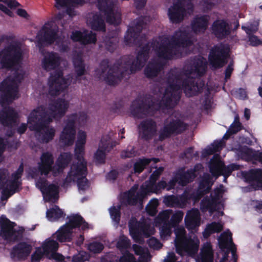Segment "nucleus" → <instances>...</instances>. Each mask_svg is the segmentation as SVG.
Masks as SVG:
<instances>
[{
    "mask_svg": "<svg viewBox=\"0 0 262 262\" xmlns=\"http://www.w3.org/2000/svg\"><path fill=\"white\" fill-rule=\"evenodd\" d=\"M182 87L184 90V92L188 97H191L196 95L198 92H200L202 87L195 84L192 79L185 80L183 82Z\"/></svg>",
    "mask_w": 262,
    "mask_h": 262,
    "instance_id": "obj_39",
    "label": "nucleus"
},
{
    "mask_svg": "<svg viewBox=\"0 0 262 262\" xmlns=\"http://www.w3.org/2000/svg\"><path fill=\"white\" fill-rule=\"evenodd\" d=\"M130 245L129 240L124 236L119 237L117 243V247L120 250L127 249Z\"/></svg>",
    "mask_w": 262,
    "mask_h": 262,
    "instance_id": "obj_56",
    "label": "nucleus"
},
{
    "mask_svg": "<svg viewBox=\"0 0 262 262\" xmlns=\"http://www.w3.org/2000/svg\"><path fill=\"white\" fill-rule=\"evenodd\" d=\"M133 248L135 254L140 256V260L145 261L148 260L150 255L147 248H143L137 245H134Z\"/></svg>",
    "mask_w": 262,
    "mask_h": 262,
    "instance_id": "obj_49",
    "label": "nucleus"
},
{
    "mask_svg": "<svg viewBox=\"0 0 262 262\" xmlns=\"http://www.w3.org/2000/svg\"><path fill=\"white\" fill-rule=\"evenodd\" d=\"M161 67V65L159 63H149L145 68V74L149 77L156 76Z\"/></svg>",
    "mask_w": 262,
    "mask_h": 262,
    "instance_id": "obj_52",
    "label": "nucleus"
},
{
    "mask_svg": "<svg viewBox=\"0 0 262 262\" xmlns=\"http://www.w3.org/2000/svg\"><path fill=\"white\" fill-rule=\"evenodd\" d=\"M218 241L221 249L231 250L233 258V262H236L237 256L235 254V250L233 247V245L231 232L228 230L223 232L219 237Z\"/></svg>",
    "mask_w": 262,
    "mask_h": 262,
    "instance_id": "obj_29",
    "label": "nucleus"
},
{
    "mask_svg": "<svg viewBox=\"0 0 262 262\" xmlns=\"http://www.w3.org/2000/svg\"><path fill=\"white\" fill-rule=\"evenodd\" d=\"M56 2V7L59 8L63 6H73L76 5H81L83 4V0H55Z\"/></svg>",
    "mask_w": 262,
    "mask_h": 262,
    "instance_id": "obj_53",
    "label": "nucleus"
},
{
    "mask_svg": "<svg viewBox=\"0 0 262 262\" xmlns=\"http://www.w3.org/2000/svg\"><path fill=\"white\" fill-rule=\"evenodd\" d=\"M191 36L188 29L184 28L176 32L170 41L165 37H159L152 43V50L161 58L170 59L174 55L179 57L183 52L186 53V47L191 45Z\"/></svg>",
    "mask_w": 262,
    "mask_h": 262,
    "instance_id": "obj_3",
    "label": "nucleus"
},
{
    "mask_svg": "<svg viewBox=\"0 0 262 262\" xmlns=\"http://www.w3.org/2000/svg\"><path fill=\"white\" fill-rule=\"evenodd\" d=\"M206 67V59L200 57L190 64L185 66L184 75H177L175 71H172L168 77L167 86L162 94L160 105L169 107L174 106L178 98V91L181 88L182 79H184L188 75L200 76L204 72Z\"/></svg>",
    "mask_w": 262,
    "mask_h": 262,
    "instance_id": "obj_2",
    "label": "nucleus"
},
{
    "mask_svg": "<svg viewBox=\"0 0 262 262\" xmlns=\"http://www.w3.org/2000/svg\"><path fill=\"white\" fill-rule=\"evenodd\" d=\"M258 22L254 21L252 24L249 26H243L242 29H244L246 32L249 35L251 34L255 33L258 30Z\"/></svg>",
    "mask_w": 262,
    "mask_h": 262,
    "instance_id": "obj_58",
    "label": "nucleus"
},
{
    "mask_svg": "<svg viewBox=\"0 0 262 262\" xmlns=\"http://www.w3.org/2000/svg\"><path fill=\"white\" fill-rule=\"evenodd\" d=\"M71 159V155L69 153L62 154L58 158L56 166L58 167V171L59 172L66 167Z\"/></svg>",
    "mask_w": 262,
    "mask_h": 262,
    "instance_id": "obj_50",
    "label": "nucleus"
},
{
    "mask_svg": "<svg viewBox=\"0 0 262 262\" xmlns=\"http://www.w3.org/2000/svg\"><path fill=\"white\" fill-rule=\"evenodd\" d=\"M70 78H66L61 73L52 75L49 79L48 91L52 96L58 95L67 89L71 82Z\"/></svg>",
    "mask_w": 262,
    "mask_h": 262,
    "instance_id": "obj_16",
    "label": "nucleus"
},
{
    "mask_svg": "<svg viewBox=\"0 0 262 262\" xmlns=\"http://www.w3.org/2000/svg\"><path fill=\"white\" fill-rule=\"evenodd\" d=\"M14 225V223H11L8 219L3 217H1V235L5 239H9L11 238L14 233L13 229Z\"/></svg>",
    "mask_w": 262,
    "mask_h": 262,
    "instance_id": "obj_36",
    "label": "nucleus"
},
{
    "mask_svg": "<svg viewBox=\"0 0 262 262\" xmlns=\"http://www.w3.org/2000/svg\"><path fill=\"white\" fill-rule=\"evenodd\" d=\"M86 171V163L82 156H78L73 162L71 169L68 173L67 178L63 184L64 187L74 183L76 180H79L80 178L85 176Z\"/></svg>",
    "mask_w": 262,
    "mask_h": 262,
    "instance_id": "obj_13",
    "label": "nucleus"
},
{
    "mask_svg": "<svg viewBox=\"0 0 262 262\" xmlns=\"http://www.w3.org/2000/svg\"><path fill=\"white\" fill-rule=\"evenodd\" d=\"M227 51H225L222 47H216L213 49L209 56L211 64L215 68L223 67L226 62Z\"/></svg>",
    "mask_w": 262,
    "mask_h": 262,
    "instance_id": "obj_24",
    "label": "nucleus"
},
{
    "mask_svg": "<svg viewBox=\"0 0 262 262\" xmlns=\"http://www.w3.org/2000/svg\"><path fill=\"white\" fill-rule=\"evenodd\" d=\"M74 72L77 78L84 74L85 69L81 57L77 56L73 60Z\"/></svg>",
    "mask_w": 262,
    "mask_h": 262,
    "instance_id": "obj_46",
    "label": "nucleus"
},
{
    "mask_svg": "<svg viewBox=\"0 0 262 262\" xmlns=\"http://www.w3.org/2000/svg\"><path fill=\"white\" fill-rule=\"evenodd\" d=\"M223 146V143L214 142L211 146L207 147L205 149L204 154L205 155H211L214 152L220 150Z\"/></svg>",
    "mask_w": 262,
    "mask_h": 262,
    "instance_id": "obj_54",
    "label": "nucleus"
},
{
    "mask_svg": "<svg viewBox=\"0 0 262 262\" xmlns=\"http://www.w3.org/2000/svg\"><path fill=\"white\" fill-rule=\"evenodd\" d=\"M148 52L146 49H143L141 52H139L137 60L130 67V71L134 72L137 70L141 69L144 65L147 58Z\"/></svg>",
    "mask_w": 262,
    "mask_h": 262,
    "instance_id": "obj_40",
    "label": "nucleus"
},
{
    "mask_svg": "<svg viewBox=\"0 0 262 262\" xmlns=\"http://www.w3.org/2000/svg\"><path fill=\"white\" fill-rule=\"evenodd\" d=\"M76 14L77 13L76 11L69 8L67 10V14L59 13L56 16V19L58 20H60L61 26L63 28H65L67 22H69L71 20V18L76 15Z\"/></svg>",
    "mask_w": 262,
    "mask_h": 262,
    "instance_id": "obj_48",
    "label": "nucleus"
},
{
    "mask_svg": "<svg viewBox=\"0 0 262 262\" xmlns=\"http://www.w3.org/2000/svg\"><path fill=\"white\" fill-rule=\"evenodd\" d=\"M38 42L43 45L54 44L60 51H65L68 48V43L64 38L59 37L54 21L46 23L39 31L36 36Z\"/></svg>",
    "mask_w": 262,
    "mask_h": 262,
    "instance_id": "obj_6",
    "label": "nucleus"
},
{
    "mask_svg": "<svg viewBox=\"0 0 262 262\" xmlns=\"http://www.w3.org/2000/svg\"><path fill=\"white\" fill-rule=\"evenodd\" d=\"M223 193V187L221 186L214 190V196L211 200L210 199H204L201 205V209L202 211L209 210L210 212H212L215 210V204L220 198H222Z\"/></svg>",
    "mask_w": 262,
    "mask_h": 262,
    "instance_id": "obj_28",
    "label": "nucleus"
},
{
    "mask_svg": "<svg viewBox=\"0 0 262 262\" xmlns=\"http://www.w3.org/2000/svg\"><path fill=\"white\" fill-rule=\"evenodd\" d=\"M17 114L11 108H5L0 112V121L2 124L8 125L15 121Z\"/></svg>",
    "mask_w": 262,
    "mask_h": 262,
    "instance_id": "obj_37",
    "label": "nucleus"
},
{
    "mask_svg": "<svg viewBox=\"0 0 262 262\" xmlns=\"http://www.w3.org/2000/svg\"><path fill=\"white\" fill-rule=\"evenodd\" d=\"M183 213L181 211H178L173 214L170 220L171 229L176 225L179 223L182 220Z\"/></svg>",
    "mask_w": 262,
    "mask_h": 262,
    "instance_id": "obj_57",
    "label": "nucleus"
},
{
    "mask_svg": "<svg viewBox=\"0 0 262 262\" xmlns=\"http://www.w3.org/2000/svg\"><path fill=\"white\" fill-rule=\"evenodd\" d=\"M213 253L211 244L206 243L204 244L201 250L200 258L202 262H211Z\"/></svg>",
    "mask_w": 262,
    "mask_h": 262,
    "instance_id": "obj_44",
    "label": "nucleus"
},
{
    "mask_svg": "<svg viewBox=\"0 0 262 262\" xmlns=\"http://www.w3.org/2000/svg\"><path fill=\"white\" fill-rule=\"evenodd\" d=\"M119 262H137L134 255L129 253L125 252L120 258Z\"/></svg>",
    "mask_w": 262,
    "mask_h": 262,
    "instance_id": "obj_63",
    "label": "nucleus"
},
{
    "mask_svg": "<svg viewBox=\"0 0 262 262\" xmlns=\"http://www.w3.org/2000/svg\"><path fill=\"white\" fill-rule=\"evenodd\" d=\"M135 156V152L132 147H128L126 150L122 151L121 157L122 158H131Z\"/></svg>",
    "mask_w": 262,
    "mask_h": 262,
    "instance_id": "obj_64",
    "label": "nucleus"
},
{
    "mask_svg": "<svg viewBox=\"0 0 262 262\" xmlns=\"http://www.w3.org/2000/svg\"><path fill=\"white\" fill-rule=\"evenodd\" d=\"M87 23L94 30H104V29L103 20L97 15H90L87 19Z\"/></svg>",
    "mask_w": 262,
    "mask_h": 262,
    "instance_id": "obj_43",
    "label": "nucleus"
},
{
    "mask_svg": "<svg viewBox=\"0 0 262 262\" xmlns=\"http://www.w3.org/2000/svg\"><path fill=\"white\" fill-rule=\"evenodd\" d=\"M46 215L50 221H55L63 216V212L58 206H55L47 211Z\"/></svg>",
    "mask_w": 262,
    "mask_h": 262,
    "instance_id": "obj_47",
    "label": "nucleus"
},
{
    "mask_svg": "<svg viewBox=\"0 0 262 262\" xmlns=\"http://www.w3.org/2000/svg\"><path fill=\"white\" fill-rule=\"evenodd\" d=\"M122 73L120 68L116 66L110 68L108 62L104 61L96 70L95 76L97 78L105 81L110 84H114L119 80Z\"/></svg>",
    "mask_w": 262,
    "mask_h": 262,
    "instance_id": "obj_11",
    "label": "nucleus"
},
{
    "mask_svg": "<svg viewBox=\"0 0 262 262\" xmlns=\"http://www.w3.org/2000/svg\"><path fill=\"white\" fill-rule=\"evenodd\" d=\"M75 128L67 121L60 137V143L63 146H69L73 144L75 139Z\"/></svg>",
    "mask_w": 262,
    "mask_h": 262,
    "instance_id": "obj_26",
    "label": "nucleus"
},
{
    "mask_svg": "<svg viewBox=\"0 0 262 262\" xmlns=\"http://www.w3.org/2000/svg\"><path fill=\"white\" fill-rule=\"evenodd\" d=\"M139 133L142 138L149 139L157 133V125L155 121L148 119L142 121L139 125Z\"/></svg>",
    "mask_w": 262,
    "mask_h": 262,
    "instance_id": "obj_25",
    "label": "nucleus"
},
{
    "mask_svg": "<svg viewBox=\"0 0 262 262\" xmlns=\"http://www.w3.org/2000/svg\"><path fill=\"white\" fill-rule=\"evenodd\" d=\"M202 167L201 165H197L193 170H190L183 174L181 173L177 174L174 179L171 180L168 184H167L165 181H161L158 183V186H155V183L163 171V168L160 167L157 169L151 174L149 184H147V183H145L141 186L140 194L137 193L138 186L135 185L127 193L124 194V199L129 204L134 205L148 192L157 193L161 189L166 188L168 190L173 188L176 182L181 185H185L195 177L194 171L201 169Z\"/></svg>",
    "mask_w": 262,
    "mask_h": 262,
    "instance_id": "obj_1",
    "label": "nucleus"
},
{
    "mask_svg": "<svg viewBox=\"0 0 262 262\" xmlns=\"http://www.w3.org/2000/svg\"><path fill=\"white\" fill-rule=\"evenodd\" d=\"M157 108H158V107L155 104L152 107H149L148 108L146 105L144 104L141 101L136 100L133 102L130 108V111L133 116L140 118L150 114L153 109Z\"/></svg>",
    "mask_w": 262,
    "mask_h": 262,
    "instance_id": "obj_27",
    "label": "nucleus"
},
{
    "mask_svg": "<svg viewBox=\"0 0 262 262\" xmlns=\"http://www.w3.org/2000/svg\"><path fill=\"white\" fill-rule=\"evenodd\" d=\"M43 254L45 253L42 248H38L32 256V262H39Z\"/></svg>",
    "mask_w": 262,
    "mask_h": 262,
    "instance_id": "obj_61",
    "label": "nucleus"
},
{
    "mask_svg": "<svg viewBox=\"0 0 262 262\" xmlns=\"http://www.w3.org/2000/svg\"><path fill=\"white\" fill-rule=\"evenodd\" d=\"M109 151H106L104 150V149H100V148H99V146L98 149L95 155V158L96 160L98 163L103 162L105 158L106 154Z\"/></svg>",
    "mask_w": 262,
    "mask_h": 262,
    "instance_id": "obj_59",
    "label": "nucleus"
},
{
    "mask_svg": "<svg viewBox=\"0 0 262 262\" xmlns=\"http://www.w3.org/2000/svg\"><path fill=\"white\" fill-rule=\"evenodd\" d=\"M110 212L112 219L118 223L120 219V207H112L110 208Z\"/></svg>",
    "mask_w": 262,
    "mask_h": 262,
    "instance_id": "obj_62",
    "label": "nucleus"
},
{
    "mask_svg": "<svg viewBox=\"0 0 262 262\" xmlns=\"http://www.w3.org/2000/svg\"><path fill=\"white\" fill-rule=\"evenodd\" d=\"M186 226L188 230H195L200 225V217L198 209H192L187 212L185 219Z\"/></svg>",
    "mask_w": 262,
    "mask_h": 262,
    "instance_id": "obj_32",
    "label": "nucleus"
},
{
    "mask_svg": "<svg viewBox=\"0 0 262 262\" xmlns=\"http://www.w3.org/2000/svg\"><path fill=\"white\" fill-rule=\"evenodd\" d=\"M86 133L85 132L82 130L78 131L75 147V152L77 156L78 154L79 156H82L86 143Z\"/></svg>",
    "mask_w": 262,
    "mask_h": 262,
    "instance_id": "obj_41",
    "label": "nucleus"
},
{
    "mask_svg": "<svg viewBox=\"0 0 262 262\" xmlns=\"http://www.w3.org/2000/svg\"><path fill=\"white\" fill-rule=\"evenodd\" d=\"M36 186L42 193L46 201L55 202L58 199V187L55 185H48L45 180L38 181Z\"/></svg>",
    "mask_w": 262,
    "mask_h": 262,
    "instance_id": "obj_21",
    "label": "nucleus"
},
{
    "mask_svg": "<svg viewBox=\"0 0 262 262\" xmlns=\"http://www.w3.org/2000/svg\"><path fill=\"white\" fill-rule=\"evenodd\" d=\"M58 246V243L53 239L49 238L42 245L41 248L43 250L45 255L49 258L55 259L62 260V256L54 252Z\"/></svg>",
    "mask_w": 262,
    "mask_h": 262,
    "instance_id": "obj_30",
    "label": "nucleus"
},
{
    "mask_svg": "<svg viewBox=\"0 0 262 262\" xmlns=\"http://www.w3.org/2000/svg\"><path fill=\"white\" fill-rule=\"evenodd\" d=\"M175 246L177 252L183 256H192L198 251L200 241L195 235L186 236V231L182 227H178L175 229Z\"/></svg>",
    "mask_w": 262,
    "mask_h": 262,
    "instance_id": "obj_5",
    "label": "nucleus"
},
{
    "mask_svg": "<svg viewBox=\"0 0 262 262\" xmlns=\"http://www.w3.org/2000/svg\"><path fill=\"white\" fill-rule=\"evenodd\" d=\"M31 251V247L26 244L20 243L13 249V254L18 258H23L29 254Z\"/></svg>",
    "mask_w": 262,
    "mask_h": 262,
    "instance_id": "obj_45",
    "label": "nucleus"
},
{
    "mask_svg": "<svg viewBox=\"0 0 262 262\" xmlns=\"http://www.w3.org/2000/svg\"><path fill=\"white\" fill-rule=\"evenodd\" d=\"M89 121L88 116L84 112H79L70 115L68 117L67 121L70 124L75 126L76 123H77L80 126L85 125Z\"/></svg>",
    "mask_w": 262,
    "mask_h": 262,
    "instance_id": "obj_38",
    "label": "nucleus"
},
{
    "mask_svg": "<svg viewBox=\"0 0 262 262\" xmlns=\"http://www.w3.org/2000/svg\"><path fill=\"white\" fill-rule=\"evenodd\" d=\"M213 33L217 38H223L230 33L229 25L223 20H217L212 26Z\"/></svg>",
    "mask_w": 262,
    "mask_h": 262,
    "instance_id": "obj_31",
    "label": "nucleus"
},
{
    "mask_svg": "<svg viewBox=\"0 0 262 262\" xmlns=\"http://www.w3.org/2000/svg\"><path fill=\"white\" fill-rule=\"evenodd\" d=\"M43 56L41 66L47 71L54 70L58 68L63 62L62 58L55 52L45 53Z\"/></svg>",
    "mask_w": 262,
    "mask_h": 262,
    "instance_id": "obj_23",
    "label": "nucleus"
},
{
    "mask_svg": "<svg viewBox=\"0 0 262 262\" xmlns=\"http://www.w3.org/2000/svg\"><path fill=\"white\" fill-rule=\"evenodd\" d=\"M192 6L186 0H179L169 9L168 16L172 23H178L182 21L186 15L192 12Z\"/></svg>",
    "mask_w": 262,
    "mask_h": 262,
    "instance_id": "obj_15",
    "label": "nucleus"
},
{
    "mask_svg": "<svg viewBox=\"0 0 262 262\" xmlns=\"http://www.w3.org/2000/svg\"><path fill=\"white\" fill-rule=\"evenodd\" d=\"M23 76L17 74L11 76L5 80L2 84V103L10 102L17 98V88Z\"/></svg>",
    "mask_w": 262,
    "mask_h": 262,
    "instance_id": "obj_12",
    "label": "nucleus"
},
{
    "mask_svg": "<svg viewBox=\"0 0 262 262\" xmlns=\"http://www.w3.org/2000/svg\"><path fill=\"white\" fill-rule=\"evenodd\" d=\"M113 133L104 134L100 140L99 146L100 149L106 151H110L117 144V142L113 138Z\"/></svg>",
    "mask_w": 262,
    "mask_h": 262,
    "instance_id": "obj_34",
    "label": "nucleus"
},
{
    "mask_svg": "<svg viewBox=\"0 0 262 262\" xmlns=\"http://www.w3.org/2000/svg\"><path fill=\"white\" fill-rule=\"evenodd\" d=\"M23 172V167L20 166L17 170L10 177L7 169L0 170V189L2 190L1 199H8L16 190L19 185V179Z\"/></svg>",
    "mask_w": 262,
    "mask_h": 262,
    "instance_id": "obj_7",
    "label": "nucleus"
},
{
    "mask_svg": "<svg viewBox=\"0 0 262 262\" xmlns=\"http://www.w3.org/2000/svg\"><path fill=\"white\" fill-rule=\"evenodd\" d=\"M20 58L19 50L14 46L4 49L0 53V62L3 67L10 68L18 61Z\"/></svg>",
    "mask_w": 262,
    "mask_h": 262,
    "instance_id": "obj_18",
    "label": "nucleus"
},
{
    "mask_svg": "<svg viewBox=\"0 0 262 262\" xmlns=\"http://www.w3.org/2000/svg\"><path fill=\"white\" fill-rule=\"evenodd\" d=\"M223 229V224L221 223L212 222L207 225L203 232V237L206 238L212 233L220 232Z\"/></svg>",
    "mask_w": 262,
    "mask_h": 262,
    "instance_id": "obj_42",
    "label": "nucleus"
},
{
    "mask_svg": "<svg viewBox=\"0 0 262 262\" xmlns=\"http://www.w3.org/2000/svg\"><path fill=\"white\" fill-rule=\"evenodd\" d=\"M210 171L212 174L217 177L220 175L229 176L234 169V166L225 167L219 156L214 155L209 165Z\"/></svg>",
    "mask_w": 262,
    "mask_h": 262,
    "instance_id": "obj_20",
    "label": "nucleus"
},
{
    "mask_svg": "<svg viewBox=\"0 0 262 262\" xmlns=\"http://www.w3.org/2000/svg\"><path fill=\"white\" fill-rule=\"evenodd\" d=\"M158 205V201L157 199L151 200L146 207L148 213L154 215L157 212V207Z\"/></svg>",
    "mask_w": 262,
    "mask_h": 262,
    "instance_id": "obj_55",
    "label": "nucleus"
},
{
    "mask_svg": "<svg viewBox=\"0 0 262 262\" xmlns=\"http://www.w3.org/2000/svg\"><path fill=\"white\" fill-rule=\"evenodd\" d=\"M186 128V125L178 119L172 116L167 118L164 122L163 127L159 132V138L163 140L174 133H179Z\"/></svg>",
    "mask_w": 262,
    "mask_h": 262,
    "instance_id": "obj_17",
    "label": "nucleus"
},
{
    "mask_svg": "<svg viewBox=\"0 0 262 262\" xmlns=\"http://www.w3.org/2000/svg\"><path fill=\"white\" fill-rule=\"evenodd\" d=\"M103 245L102 244L97 242L92 243L88 246L90 251L94 253L100 252L103 250Z\"/></svg>",
    "mask_w": 262,
    "mask_h": 262,
    "instance_id": "obj_60",
    "label": "nucleus"
},
{
    "mask_svg": "<svg viewBox=\"0 0 262 262\" xmlns=\"http://www.w3.org/2000/svg\"><path fill=\"white\" fill-rule=\"evenodd\" d=\"M208 17L207 16L195 18L191 24L193 32L195 34L204 33L208 26Z\"/></svg>",
    "mask_w": 262,
    "mask_h": 262,
    "instance_id": "obj_35",
    "label": "nucleus"
},
{
    "mask_svg": "<svg viewBox=\"0 0 262 262\" xmlns=\"http://www.w3.org/2000/svg\"><path fill=\"white\" fill-rule=\"evenodd\" d=\"M130 234L136 242L141 243L143 240L144 235L148 236L155 233V229L149 220L138 223L136 219H132L129 222Z\"/></svg>",
    "mask_w": 262,
    "mask_h": 262,
    "instance_id": "obj_8",
    "label": "nucleus"
},
{
    "mask_svg": "<svg viewBox=\"0 0 262 262\" xmlns=\"http://www.w3.org/2000/svg\"><path fill=\"white\" fill-rule=\"evenodd\" d=\"M71 37L74 41H79L84 44L93 43L96 40L95 35L88 31L83 33L79 31L73 32Z\"/></svg>",
    "mask_w": 262,
    "mask_h": 262,
    "instance_id": "obj_33",
    "label": "nucleus"
},
{
    "mask_svg": "<svg viewBox=\"0 0 262 262\" xmlns=\"http://www.w3.org/2000/svg\"><path fill=\"white\" fill-rule=\"evenodd\" d=\"M53 163L54 158L52 154L49 152H44L40 156L38 162V169L41 174L47 175L52 170L56 174L55 168L53 167Z\"/></svg>",
    "mask_w": 262,
    "mask_h": 262,
    "instance_id": "obj_22",
    "label": "nucleus"
},
{
    "mask_svg": "<svg viewBox=\"0 0 262 262\" xmlns=\"http://www.w3.org/2000/svg\"><path fill=\"white\" fill-rule=\"evenodd\" d=\"M115 3L116 0H98V7L106 16L107 22L118 24L120 22L121 15Z\"/></svg>",
    "mask_w": 262,
    "mask_h": 262,
    "instance_id": "obj_14",
    "label": "nucleus"
},
{
    "mask_svg": "<svg viewBox=\"0 0 262 262\" xmlns=\"http://www.w3.org/2000/svg\"><path fill=\"white\" fill-rule=\"evenodd\" d=\"M88 224L81 216L73 215L69 217V223L61 227L54 235L60 242L69 241L71 238L72 230L73 228L79 227L82 229H85L88 227Z\"/></svg>",
    "mask_w": 262,
    "mask_h": 262,
    "instance_id": "obj_9",
    "label": "nucleus"
},
{
    "mask_svg": "<svg viewBox=\"0 0 262 262\" xmlns=\"http://www.w3.org/2000/svg\"><path fill=\"white\" fill-rule=\"evenodd\" d=\"M43 113L42 107L32 110L28 116V125L31 130L35 132V136L39 141L47 143L53 140L56 130L53 127L47 125L50 122L43 120Z\"/></svg>",
    "mask_w": 262,
    "mask_h": 262,
    "instance_id": "obj_4",
    "label": "nucleus"
},
{
    "mask_svg": "<svg viewBox=\"0 0 262 262\" xmlns=\"http://www.w3.org/2000/svg\"><path fill=\"white\" fill-rule=\"evenodd\" d=\"M171 210H166L161 212L156 219V225L161 226L160 228V235L162 238L166 239L172 233L170 227V222L168 220L171 215Z\"/></svg>",
    "mask_w": 262,
    "mask_h": 262,
    "instance_id": "obj_19",
    "label": "nucleus"
},
{
    "mask_svg": "<svg viewBox=\"0 0 262 262\" xmlns=\"http://www.w3.org/2000/svg\"><path fill=\"white\" fill-rule=\"evenodd\" d=\"M151 161H154L156 163L159 161V160L157 159H139L134 164L135 172L140 173L144 169L145 166Z\"/></svg>",
    "mask_w": 262,
    "mask_h": 262,
    "instance_id": "obj_51",
    "label": "nucleus"
},
{
    "mask_svg": "<svg viewBox=\"0 0 262 262\" xmlns=\"http://www.w3.org/2000/svg\"><path fill=\"white\" fill-rule=\"evenodd\" d=\"M69 107L68 101L64 99H57L49 105L48 110L42 106L44 112L42 119L46 122H52L54 119H60L65 115Z\"/></svg>",
    "mask_w": 262,
    "mask_h": 262,
    "instance_id": "obj_10",
    "label": "nucleus"
}]
</instances>
